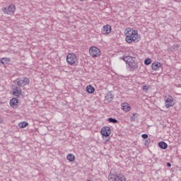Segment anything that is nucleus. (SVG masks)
Instances as JSON below:
<instances>
[{
  "instance_id": "nucleus-10",
  "label": "nucleus",
  "mask_w": 181,
  "mask_h": 181,
  "mask_svg": "<svg viewBox=\"0 0 181 181\" xmlns=\"http://www.w3.org/2000/svg\"><path fill=\"white\" fill-rule=\"evenodd\" d=\"M112 30V28L110 24H107L104 25L101 29V33L102 35H110Z\"/></svg>"
},
{
  "instance_id": "nucleus-8",
  "label": "nucleus",
  "mask_w": 181,
  "mask_h": 181,
  "mask_svg": "<svg viewBox=\"0 0 181 181\" xmlns=\"http://www.w3.org/2000/svg\"><path fill=\"white\" fill-rule=\"evenodd\" d=\"M175 105V99L170 95L165 96V108H170Z\"/></svg>"
},
{
  "instance_id": "nucleus-24",
  "label": "nucleus",
  "mask_w": 181,
  "mask_h": 181,
  "mask_svg": "<svg viewBox=\"0 0 181 181\" xmlns=\"http://www.w3.org/2000/svg\"><path fill=\"white\" fill-rule=\"evenodd\" d=\"M143 90L144 91H148V90H149V86H144Z\"/></svg>"
},
{
  "instance_id": "nucleus-7",
  "label": "nucleus",
  "mask_w": 181,
  "mask_h": 181,
  "mask_svg": "<svg viewBox=\"0 0 181 181\" xmlns=\"http://www.w3.org/2000/svg\"><path fill=\"white\" fill-rule=\"evenodd\" d=\"M30 83V80L28 78H19L14 81V83L17 84L19 87H25V86H28Z\"/></svg>"
},
{
  "instance_id": "nucleus-12",
  "label": "nucleus",
  "mask_w": 181,
  "mask_h": 181,
  "mask_svg": "<svg viewBox=\"0 0 181 181\" xmlns=\"http://www.w3.org/2000/svg\"><path fill=\"white\" fill-rule=\"evenodd\" d=\"M100 133L103 136H110L111 135V128L110 127H103L100 130Z\"/></svg>"
},
{
  "instance_id": "nucleus-23",
  "label": "nucleus",
  "mask_w": 181,
  "mask_h": 181,
  "mask_svg": "<svg viewBox=\"0 0 181 181\" xmlns=\"http://www.w3.org/2000/svg\"><path fill=\"white\" fill-rule=\"evenodd\" d=\"M136 114H133V115L130 117L131 121H135L138 117L136 116Z\"/></svg>"
},
{
  "instance_id": "nucleus-21",
  "label": "nucleus",
  "mask_w": 181,
  "mask_h": 181,
  "mask_svg": "<svg viewBox=\"0 0 181 181\" xmlns=\"http://www.w3.org/2000/svg\"><path fill=\"white\" fill-rule=\"evenodd\" d=\"M152 63V59L150 58H147L144 60V64H146V66H149V64H151Z\"/></svg>"
},
{
  "instance_id": "nucleus-5",
  "label": "nucleus",
  "mask_w": 181,
  "mask_h": 181,
  "mask_svg": "<svg viewBox=\"0 0 181 181\" xmlns=\"http://www.w3.org/2000/svg\"><path fill=\"white\" fill-rule=\"evenodd\" d=\"M2 11L4 15H8L10 16H12L13 15H14L16 11V6H15V4H11L6 7L3 8Z\"/></svg>"
},
{
  "instance_id": "nucleus-18",
  "label": "nucleus",
  "mask_w": 181,
  "mask_h": 181,
  "mask_svg": "<svg viewBox=\"0 0 181 181\" xmlns=\"http://www.w3.org/2000/svg\"><path fill=\"white\" fill-rule=\"evenodd\" d=\"M67 160H69V162H74V160L76 159V157L74 155L69 153L66 156Z\"/></svg>"
},
{
  "instance_id": "nucleus-6",
  "label": "nucleus",
  "mask_w": 181,
  "mask_h": 181,
  "mask_svg": "<svg viewBox=\"0 0 181 181\" xmlns=\"http://www.w3.org/2000/svg\"><path fill=\"white\" fill-rule=\"evenodd\" d=\"M89 54L90 57H100L101 56V49L100 48L95 47V46H92L89 47Z\"/></svg>"
},
{
  "instance_id": "nucleus-19",
  "label": "nucleus",
  "mask_w": 181,
  "mask_h": 181,
  "mask_svg": "<svg viewBox=\"0 0 181 181\" xmlns=\"http://www.w3.org/2000/svg\"><path fill=\"white\" fill-rule=\"evenodd\" d=\"M28 125H29V123H28L27 122H21L18 124V127L20 128H26Z\"/></svg>"
},
{
  "instance_id": "nucleus-2",
  "label": "nucleus",
  "mask_w": 181,
  "mask_h": 181,
  "mask_svg": "<svg viewBox=\"0 0 181 181\" xmlns=\"http://www.w3.org/2000/svg\"><path fill=\"white\" fill-rule=\"evenodd\" d=\"M121 59L125 62L126 64L128 66V69L130 70H136V69H138V62H136V57L127 56L123 57Z\"/></svg>"
},
{
  "instance_id": "nucleus-28",
  "label": "nucleus",
  "mask_w": 181,
  "mask_h": 181,
  "mask_svg": "<svg viewBox=\"0 0 181 181\" xmlns=\"http://www.w3.org/2000/svg\"><path fill=\"white\" fill-rule=\"evenodd\" d=\"M3 121H4V119L0 117V124L2 123Z\"/></svg>"
},
{
  "instance_id": "nucleus-9",
  "label": "nucleus",
  "mask_w": 181,
  "mask_h": 181,
  "mask_svg": "<svg viewBox=\"0 0 181 181\" xmlns=\"http://www.w3.org/2000/svg\"><path fill=\"white\" fill-rule=\"evenodd\" d=\"M151 68L153 71H160L163 69V64L160 62L155 61L151 64Z\"/></svg>"
},
{
  "instance_id": "nucleus-1",
  "label": "nucleus",
  "mask_w": 181,
  "mask_h": 181,
  "mask_svg": "<svg viewBox=\"0 0 181 181\" xmlns=\"http://www.w3.org/2000/svg\"><path fill=\"white\" fill-rule=\"evenodd\" d=\"M125 42L129 45L131 43H138L141 40V35L138 33V30L127 28L124 30Z\"/></svg>"
},
{
  "instance_id": "nucleus-26",
  "label": "nucleus",
  "mask_w": 181,
  "mask_h": 181,
  "mask_svg": "<svg viewBox=\"0 0 181 181\" xmlns=\"http://www.w3.org/2000/svg\"><path fill=\"white\" fill-rule=\"evenodd\" d=\"M167 166L168 168H170L172 166V164H170V163H167Z\"/></svg>"
},
{
  "instance_id": "nucleus-27",
  "label": "nucleus",
  "mask_w": 181,
  "mask_h": 181,
  "mask_svg": "<svg viewBox=\"0 0 181 181\" xmlns=\"http://www.w3.org/2000/svg\"><path fill=\"white\" fill-rule=\"evenodd\" d=\"M146 141L148 144H149V142H151V139H148Z\"/></svg>"
},
{
  "instance_id": "nucleus-13",
  "label": "nucleus",
  "mask_w": 181,
  "mask_h": 181,
  "mask_svg": "<svg viewBox=\"0 0 181 181\" xmlns=\"http://www.w3.org/2000/svg\"><path fill=\"white\" fill-rule=\"evenodd\" d=\"M122 111H124V112H128V111H131V106L128 103H122Z\"/></svg>"
},
{
  "instance_id": "nucleus-11",
  "label": "nucleus",
  "mask_w": 181,
  "mask_h": 181,
  "mask_svg": "<svg viewBox=\"0 0 181 181\" xmlns=\"http://www.w3.org/2000/svg\"><path fill=\"white\" fill-rule=\"evenodd\" d=\"M13 95H15V97H23V92H22L21 88L15 86L13 88Z\"/></svg>"
},
{
  "instance_id": "nucleus-15",
  "label": "nucleus",
  "mask_w": 181,
  "mask_h": 181,
  "mask_svg": "<svg viewBox=\"0 0 181 181\" xmlns=\"http://www.w3.org/2000/svg\"><path fill=\"white\" fill-rule=\"evenodd\" d=\"M86 93H88V94H93L95 91V88L91 85H88L86 87Z\"/></svg>"
},
{
  "instance_id": "nucleus-4",
  "label": "nucleus",
  "mask_w": 181,
  "mask_h": 181,
  "mask_svg": "<svg viewBox=\"0 0 181 181\" xmlns=\"http://www.w3.org/2000/svg\"><path fill=\"white\" fill-rule=\"evenodd\" d=\"M109 181H127V178L122 174H115L111 171L108 175Z\"/></svg>"
},
{
  "instance_id": "nucleus-16",
  "label": "nucleus",
  "mask_w": 181,
  "mask_h": 181,
  "mask_svg": "<svg viewBox=\"0 0 181 181\" xmlns=\"http://www.w3.org/2000/svg\"><path fill=\"white\" fill-rule=\"evenodd\" d=\"M113 98L114 95H112L111 92L107 93V95H105V101H107V103H111Z\"/></svg>"
},
{
  "instance_id": "nucleus-20",
  "label": "nucleus",
  "mask_w": 181,
  "mask_h": 181,
  "mask_svg": "<svg viewBox=\"0 0 181 181\" xmlns=\"http://www.w3.org/2000/svg\"><path fill=\"white\" fill-rule=\"evenodd\" d=\"M11 62V59L9 58H2L1 59V64H8Z\"/></svg>"
},
{
  "instance_id": "nucleus-14",
  "label": "nucleus",
  "mask_w": 181,
  "mask_h": 181,
  "mask_svg": "<svg viewBox=\"0 0 181 181\" xmlns=\"http://www.w3.org/2000/svg\"><path fill=\"white\" fill-rule=\"evenodd\" d=\"M19 104V102L18 101V99L13 98L10 100V105L13 108H16Z\"/></svg>"
},
{
  "instance_id": "nucleus-17",
  "label": "nucleus",
  "mask_w": 181,
  "mask_h": 181,
  "mask_svg": "<svg viewBox=\"0 0 181 181\" xmlns=\"http://www.w3.org/2000/svg\"><path fill=\"white\" fill-rule=\"evenodd\" d=\"M158 146L161 149H168V144H166L165 141H160L158 143Z\"/></svg>"
},
{
  "instance_id": "nucleus-22",
  "label": "nucleus",
  "mask_w": 181,
  "mask_h": 181,
  "mask_svg": "<svg viewBox=\"0 0 181 181\" xmlns=\"http://www.w3.org/2000/svg\"><path fill=\"white\" fill-rule=\"evenodd\" d=\"M108 122H112V124H117V122H118V120H117V119L110 117V118H108Z\"/></svg>"
},
{
  "instance_id": "nucleus-25",
  "label": "nucleus",
  "mask_w": 181,
  "mask_h": 181,
  "mask_svg": "<svg viewBox=\"0 0 181 181\" xmlns=\"http://www.w3.org/2000/svg\"><path fill=\"white\" fill-rule=\"evenodd\" d=\"M141 137L143 138V139H148V134H144L141 135Z\"/></svg>"
},
{
  "instance_id": "nucleus-3",
  "label": "nucleus",
  "mask_w": 181,
  "mask_h": 181,
  "mask_svg": "<svg viewBox=\"0 0 181 181\" xmlns=\"http://www.w3.org/2000/svg\"><path fill=\"white\" fill-rule=\"evenodd\" d=\"M66 60L67 64L69 66H77V64H78V59L77 58V55L73 52L67 54Z\"/></svg>"
}]
</instances>
